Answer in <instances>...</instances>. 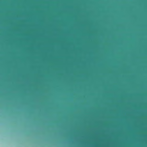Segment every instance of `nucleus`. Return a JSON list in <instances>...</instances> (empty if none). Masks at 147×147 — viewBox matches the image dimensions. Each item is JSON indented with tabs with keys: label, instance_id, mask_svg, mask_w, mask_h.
I'll use <instances>...</instances> for the list:
<instances>
[{
	"label": "nucleus",
	"instance_id": "nucleus-1",
	"mask_svg": "<svg viewBox=\"0 0 147 147\" xmlns=\"http://www.w3.org/2000/svg\"><path fill=\"white\" fill-rule=\"evenodd\" d=\"M0 2H40V1H0Z\"/></svg>",
	"mask_w": 147,
	"mask_h": 147
}]
</instances>
